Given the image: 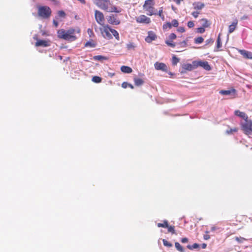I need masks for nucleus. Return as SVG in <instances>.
Here are the masks:
<instances>
[{"label": "nucleus", "instance_id": "16", "mask_svg": "<svg viewBox=\"0 0 252 252\" xmlns=\"http://www.w3.org/2000/svg\"><path fill=\"white\" fill-rule=\"evenodd\" d=\"M237 24H238V20L237 19H235L233 22L232 24L229 25V26L228 27V32L229 33L233 32L235 31V30L236 28Z\"/></svg>", "mask_w": 252, "mask_h": 252}, {"label": "nucleus", "instance_id": "42", "mask_svg": "<svg viewBox=\"0 0 252 252\" xmlns=\"http://www.w3.org/2000/svg\"><path fill=\"white\" fill-rule=\"evenodd\" d=\"M197 32L200 33H202L205 32V28L203 27L198 28L196 29Z\"/></svg>", "mask_w": 252, "mask_h": 252}, {"label": "nucleus", "instance_id": "58", "mask_svg": "<svg viewBox=\"0 0 252 252\" xmlns=\"http://www.w3.org/2000/svg\"><path fill=\"white\" fill-rule=\"evenodd\" d=\"M168 74H169V75H173V74L171 72H168Z\"/></svg>", "mask_w": 252, "mask_h": 252}, {"label": "nucleus", "instance_id": "46", "mask_svg": "<svg viewBox=\"0 0 252 252\" xmlns=\"http://www.w3.org/2000/svg\"><path fill=\"white\" fill-rule=\"evenodd\" d=\"M187 25L189 28H193L194 26L193 22L191 21H189L188 22Z\"/></svg>", "mask_w": 252, "mask_h": 252}, {"label": "nucleus", "instance_id": "3", "mask_svg": "<svg viewBox=\"0 0 252 252\" xmlns=\"http://www.w3.org/2000/svg\"><path fill=\"white\" fill-rule=\"evenodd\" d=\"M96 5L100 9L108 12H119L116 6H114L109 0H102L98 1Z\"/></svg>", "mask_w": 252, "mask_h": 252}, {"label": "nucleus", "instance_id": "12", "mask_svg": "<svg viewBox=\"0 0 252 252\" xmlns=\"http://www.w3.org/2000/svg\"><path fill=\"white\" fill-rule=\"evenodd\" d=\"M157 38L156 34L152 31L148 32V35L145 38V41L147 43H151L155 40Z\"/></svg>", "mask_w": 252, "mask_h": 252}, {"label": "nucleus", "instance_id": "19", "mask_svg": "<svg viewBox=\"0 0 252 252\" xmlns=\"http://www.w3.org/2000/svg\"><path fill=\"white\" fill-rule=\"evenodd\" d=\"M133 80L135 85L137 86L142 85L144 82V80L142 79L139 78L135 77L134 78Z\"/></svg>", "mask_w": 252, "mask_h": 252}, {"label": "nucleus", "instance_id": "2", "mask_svg": "<svg viewBox=\"0 0 252 252\" xmlns=\"http://www.w3.org/2000/svg\"><path fill=\"white\" fill-rule=\"evenodd\" d=\"M101 34L102 36L107 39H111L113 38V35L115 37L117 40H120L119 34L118 32L113 29H111L110 27L107 24H104L101 26L99 28Z\"/></svg>", "mask_w": 252, "mask_h": 252}, {"label": "nucleus", "instance_id": "21", "mask_svg": "<svg viewBox=\"0 0 252 252\" xmlns=\"http://www.w3.org/2000/svg\"><path fill=\"white\" fill-rule=\"evenodd\" d=\"M200 22L202 23V26L204 28H208L210 25V23L207 19L205 18H203L200 20Z\"/></svg>", "mask_w": 252, "mask_h": 252}, {"label": "nucleus", "instance_id": "37", "mask_svg": "<svg viewBox=\"0 0 252 252\" xmlns=\"http://www.w3.org/2000/svg\"><path fill=\"white\" fill-rule=\"evenodd\" d=\"M166 228H167L168 231L169 232H171L172 234H175V227L174 226H169L168 224V227Z\"/></svg>", "mask_w": 252, "mask_h": 252}, {"label": "nucleus", "instance_id": "54", "mask_svg": "<svg viewBox=\"0 0 252 252\" xmlns=\"http://www.w3.org/2000/svg\"><path fill=\"white\" fill-rule=\"evenodd\" d=\"M201 247L202 249H205L207 247V244L205 243H203L202 244Z\"/></svg>", "mask_w": 252, "mask_h": 252}, {"label": "nucleus", "instance_id": "51", "mask_svg": "<svg viewBox=\"0 0 252 252\" xmlns=\"http://www.w3.org/2000/svg\"><path fill=\"white\" fill-rule=\"evenodd\" d=\"M181 242L183 243H187L188 242V239L187 238H183L181 240Z\"/></svg>", "mask_w": 252, "mask_h": 252}, {"label": "nucleus", "instance_id": "31", "mask_svg": "<svg viewBox=\"0 0 252 252\" xmlns=\"http://www.w3.org/2000/svg\"><path fill=\"white\" fill-rule=\"evenodd\" d=\"M94 60L101 61L103 60H106L107 58L101 55L94 56L93 58Z\"/></svg>", "mask_w": 252, "mask_h": 252}, {"label": "nucleus", "instance_id": "29", "mask_svg": "<svg viewBox=\"0 0 252 252\" xmlns=\"http://www.w3.org/2000/svg\"><path fill=\"white\" fill-rule=\"evenodd\" d=\"M183 68L185 70H191L193 69V66L189 63L185 64L183 65Z\"/></svg>", "mask_w": 252, "mask_h": 252}, {"label": "nucleus", "instance_id": "15", "mask_svg": "<svg viewBox=\"0 0 252 252\" xmlns=\"http://www.w3.org/2000/svg\"><path fill=\"white\" fill-rule=\"evenodd\" d=\"M239 52L243 57L247 59H252V52L245 50H239Z\"/></svg>", "mask_w": 252, "mask_h": 252}, {"label": "nucleus", "instance_id": "11", "mask_svg": "<svg viewBox=\"0 0 252 252\" xmlns=\"http://www.w3.org/2000/svg\"><path fill=\"white\" fill-rule=\"evenodd\" d=\"M155 68L158 70H162L164 72H167L168 67L166 64L163 63L156 62L154 64Z\"/></svg>", "mask_w": 252, "mask_h": 252}, {"label": "nucleus", "instance_id": "20", "mask_svg": "<svg viewBox=\"0 0 252 252\" xmlns=\"http://www.w3.org/2000/svg\"><path fill=\"white\" fill-rule=\"evenodd\" d=\"M121 70L122 72H123L124 73H130L132 72V69H131V68H130L129 66H124V65L122 66L121 67Z\"/></svg>", "mask_w": 252, "mask_h": 252}, {"label": "nucleus", "instance_id": "50", "mask_svg": "<svg viewBox=\"0 0 252 252\" xmlns=\"http://www.w3.org/2000/svg\"><path fill=\"white\" fill-rule=\"evenodd\" d=\"M203 238L205 240H207L210 239V237L208 234H206L204 235Z\"/></svg>", "mask_w": 252, "mask_h": 252}, {"label": "nucleus", "instance_id": "38", "mask_svg": "<svg viewBox=\"0 0 252 252\" xmlns=\"http://www.w3.org/2000/svg\"><path fill=\"white\" fill-rule=\"evenodd\" d=\"M165 43L169 46L171 47H174L175 46V44L173 42V40H166Z\"/></svg>", "mask_w": 252, "mask_h": 252}, {"label": "nucleus", "instance_id": "8", "mask_svg": "<svg viewBox=\"0 0 252 252\" xmlns=\"http://www.w3.org/2000/svg\"><path fill=\"white\" fill-rule=\"evenodd\" d=\"M108 22L111 25H118L120 24V20L118 18L117 16L114 14H111L107 18Z\"/></svg>", "mask_w": 252, "mask_h": 252}, {"label": "nucleus", "instance_id": "14", "mask_svg": "<svg viewBox=\"0 0 252 252\" xmlns=\"http://www.w3.org/2000/svg\"><path fill=\"white\" fill-rule=\"evenodd\" d=\"M220 94L222 95H231L234 97L236 94V90L234 89H231L229 90H221Z\"/></svg>", "mask_w": 252, "mask_h": 252}, {"label": "nucleus", "instance_id": "36", "mask_svg": "<svg viewBox=\"0 0 252 252\" xmlns=\"http://www.w3.org/2000/svg\"><path fill=\"white\" fill-rule=\"evenodd\" d=\"M179 62V59L176 57L175 55H174L172 57V64L175 65L177 64V63Z\"/></svg>", "mask_w": 252, "mask_h": 252}, {"label": "nucleus", "instance_id": "24", "mask_svg": "<svg viewBox=\"0 0 252 252\" xmlns=\"http://www.w3.org/2000/svg\"><path fill=\"white\" fill-rule=\"evenodd\" d=\"M157 15H158L159 17L162 19V21L165 20V17L163 12V7H161L159 8L158 12H157Z\"/></svg>", "mask_w": 252, "mask_h": 252}, {"label": "nucleus", "instance_id": "7", "mask_svg": "<svg viewBox=\"0 0 252 252\" xmlns=\"http://www.w3.org/2000/svg\"><path fill=\"white\" fill-rule=\"evenodd\" d=\"M94 17L96 22L99 25H100V26L104 25L105 18L102 12L97 10H95Z\"/></svg>", "mask_w": 252, "mask_h": 252}, {"label": "nucleus", "instance_id": "25", "mask_svg": "<svg viewBox=\"0 0 252 252\" xmlns=\"http://www.w3.org/2000/svg\"><path fill=\"white\" fill-rule=\"evenodd\" d=\"M168 221L166 220H163V223H158L157 224V226L158 227L166 228L167 227H168Z\"/></svg>", "mask_w": 252, "mask_h": 252}, {"label": "nucleus", "instance_id": "30", "mask_svg": "<svg viewBox=\"0 0 252 252\" xmlns=\"http://www.w3.org/2000/svg\"><path fill=\"white\" fill-rule=\"evenodd\" d=\"M204 41V39L201 36L197 37L194 38V42L196 44H200L202 43Z\"/></svg>", "mask_w": 252, "mask_h": 252}, {"label": "nucleus", "instance_id": "6", "mask_svg": "<svg viewBox=\"0 0 252 252\" xmlns=\"http://www.w3.org/2000/svg\"><path fill=\"white\" fill-rule=\"evenodd\" d=\"M241 129L245 134L247 135H252V121L249 119L244 120L241 124Z\"/></svg>", "mask_w": 252, "mask_h": 252}, {"label": "nucleus", "instance_id": "9", "mask_svg": "<svg viewBox=\"0 0 252 252\" xmlns=\"http://www.w3.org/2000/svg\"><path fill=\"white\" fill-rule=\"evenodd\" d=\"M136 21L138 23L149 24L151 23V19L145 15H141L136 17Z\"/></svg>", "mask_w": 252, "mask_h": 252}, {"label": "nucleus", "instance_id": "52", "mask_svg": "<svg viewBox=\"0 0 252 252\" xmlns=\"http://www.w3.org/2000/svg\"><path fill=\"white\" fill-rule=\"evenodd\" d=\"M53 23L55 27H58V22L56 21L55 20H54L53 21Z\"/></svg>", "mask_w": 252, "mask_h": 252}, {"label": "nucleus", "instance_id": "55", "mask_svg": "<svg viewBox=\"0 0 252 252\" xmlns=\"http://www.w3.org/2000/svg\"><path fill=\"white\" fill-rule=\"evenodd\" d=\"M181 44H184V46H186L187 45V41L184 40L181 43Z\"/></svg>", "mask_w": 252, "mask_h": 252}, {"label": "nucleus", "instance_id": "40", "mask_svg": "<svg viewBox=\"0 0 252 252\" xmlns=\"http://www.w3.org/2000/svg\"><path fill=\"white\" fill-rule=\"evenodd\" d=\"M172 27H178L179 26V22L177 20L174 19L171 22Z\"/></svg>", "mask_w": 252, "mask_h": 252}, {"label": "nucleus", "instance_id": "10", "mask_svg": "<svg viewBox=\"0 0 252 252\" xmlns=\"http://www.w3.org/2000/svg\"><path fill=\"white\" fill-rule=\"evenodd\" d=\"M193 64L196 66L202 67L204 69L207 71H209L211 69L210 65L206 61H198L197 62H194Z\"/></svg>", "mask_w": 252, "mask_h": 252}, {"label": "nucleus", "instance_id": "32", "mask_svg": "<svg viewBox=\"0 0 252 252\" xmlns=\"http://www.w3.org/2000/svg\"><path fill=\"white\" fill-rule=\"evenodd\" d=\"M135 47L136 46L133 43H129L126 44V48L128 50H134Z\"/></svg>", "mask_w": 252, "mask_h": 252}, {"label": "nucleus", "instance_id": "39", "mask_svg": "<svg viewBox=\"0 0 252 252\" xmlns=\"http://www.w3.org/2000/svg\"><path fill=\"white\" fill-rule=\"evenodd\" d=\"M162 241L164 246L169 248L171 247L172 246V244L170 242L167 241L166 240L163 239Z\"/></svg>", "mask_w": 252, "mask_h": 252}, {"label": "nucleus", "instance_id": "33", "mask_svg": "<svg viewBox=\"0 0 252 252\" xmlns=\"http://www.w3.org/2000/svg\"><path fill=\"white\" fill-rule=\"evenodd\" d=\"M102 79L99 76H94L92 78V81L95 83H98L101 82Z\"/></svg>", "mask_w": 252, "mask_h": 252}, {"label": "nucleus", "instance_id": "4", "mask_svg": "<svg viewBox=\"0 0 252 252\" xmlns=\"http://www.w3.org/2000/svg\"><path fill=\"white\" fill-rule=\"evenodd\" d=\"M155 0H146L143 5V9L149 16L157 15V9L155 7Z\"/></svg>", "mask_w": 252, "mask_h": 252}, {"label": "nucleus", "instance_id": "18", "mask_svg": "<svg viewBox=\"0 0 252 252\" xmlns=\"http://www.w3.org/2000/svg\"><path fill=\"white\" fill-rule=\"evenodd\" d=\"M193 8L195 10H201L204 7L205 5L203 3L201 2H195L193 3Z\"/></svg>", "mask_w": 252, "mask_h": 252}, {"label": "nucleus", "instance_id": "49", "mask_svg": "<svg viewBox=\"0 0 252 252\" xmlns=\"http://www.w3.org/2000/svg\"><path fill=\"white\" fill-rule=\"evenodd\" d=\"M128 83L127 82H123L122 84V87L125 89L128 87Z\"/></svg>", "mask_w": 252, "mask_h": 252}, {"label": "nucleus", "instance_id": "5", "mask_svg": "<svg viewBox=\"0 0 252 252\" xmlns=\"http://www.w3.org/2000/svg\"><path fill=\"white\" fill-rule=\"evenodd\" d=\"M37 14L39 17L47 19L51 16L52 10L48 6H39L38 7Z\"/></svg>", "mask_w": 252, "mask_h": 252}, {"label": "nucleus", "instance_id": "28", "mask_svg": "<svg viewBox=\"0 0 252 252\" xmlns=\"http://www.w3.org/2000/svg\"><path fill=\"white\" fill-rule=\"evenodd\" d=\"M172 27L171 23L170 22H166L162 26L163 29L164 30H166L167 29H171Z\"/></svg>", "mask_w": 252, "mask_h": 252}, {"label": "nucleus", "instance_id": "45", "mask_svg": "<svg viewBox=\"0 0 252 252\" xmlns=\"http://www.w3.org/2000/svg\"><path fill=\"white\" fill-rule=\"evenodd\" d=\"M176 35L175 33H172L169 35V37L170 40H173L174 39L176 38Z\"/></svg>", "mask_w": 252, "mask_h": 252}, {"label": "nucleus", "instance_id": "43", "mask_svg": "<svg viewBox=\"0 0 252 252\" xmlns=\"http://www.w3.org/2000/svg\"><path fill=\"white\" fill-rule=\"evenodd\" d=\"M87 32L90 37H94V35L92 29H88L87 30Z\"/></svg>", "mask_w": 252, "mask_h": 252}, {"label": "nucleus", "instance_id": "53", "mask_svg": "<svg viewBox=\"0 0 252 252\" xmlns=\"http://www.w3.org/2000/svg\"><path fill=\"white\" fill-rule=\"evenodd\" d=\"M184 0H174L175 3L177 4H180L181 1H183Z\"/></svg>", "mask_w": 252, "mask_h": 252}, {"label": "nucleus", "instance_id": "22", "mask_svg": "<svg viewBox=\"0 0 252 252\" xmlns=\"http://www.w3.org/2000/svg\"><path fill=\"white\" fill-rule=\"evenodd\" d=\"M220 35H221V34L219 33V34L218 36V38H217V40L216 48L217 49V51H220L219 49L222 47V43H221V39H220Z\"/></svg>", "mask_w": 252, "mask_h": 252}, {"label": "nucleus", "instance_id": "27", "mask_svg": "<svg viewBox=\"0 0 252 252\" xmlns=\"http://www.w3.org/2000/svg\"><path fill=\"white\" fill-rule=\"evenodd\" d=\"M237 127H233L232 128H230L229 129H227L226 130V133L227 134H232L233 132H236L238 131Z\"/></svg>", "mask_w": 252, "mask_h": 252}, {"label": "nucleus", "instance_id": "1", "mask_svg": "<svg viewBox=\"0 0 252 252\" xmlns=\"http://www.w3.org/2000/svg\"><path fill=\"white\" fill-rule=\"evenodd\" d=\"M76 32L78 33H80V29L78 28L76 30L73 28H70L67 31L64 29H60L57 32V35L59 38L73 41H75L77 38L75 35Z\"/></svg>", "mask_w": 252, "mask_h": 252}, {"label": "nucleus", "instance_id": "44", "mask_svg": "<svg viewBox=\"0 0 252 252\" xmlns=\"http://www.w3.org/2000/svg\"><path fill=\"white\" fill-rule=\"evenodd\" d=\"M200 14V12L199 11H193L191 13V15H192V16H193V17H194L195 18H196L198 17V15Z\"/></svg>", "mask_w": 252, "mask_h": 252}, {"label": "nucleus", "instance_id": "48", "mask_svg": "<svg viewBox=\"0 0 252 252\" xmlns=\"http://www.w3.org/2000/svg\"><path fill=\"white\" fill-rule=\"evenodd\" d=\"M177 31L180 32H185V29L184 27H180L178 28Z\"/></svg>", "mask_w": 252, "mask_h": 252}, {"label": "nucleus", "instance_id": "26", "mask_svg": "<svg viewBox=\"0 0 252 252\" xmlns=\"http://www.w3.org/2000/svg\"><path fill=\"white\" fill-rule=\"evenodd\" d=\"M175 248L177 250L180 251V252H184V249L183 247L178 242H176L175 243Z\"/></svg>", "mask_w": 252, "mask_h": 252}, {"label": "nucleus", "instance_id": "13", "mask_svg": "<svg viewBox=\"0 0 252 252\" xmlns=\"http://www.w3.org/2000/svg\"><path fill=\"white\" fill-rule=\"evenodd\" d=\"M35 46L36 47H48L50 46V41L46 40H37L35 43Z\"/></svg>", "mask_w": 252, "mask_h": 252}, {"label": "nucleus", "instance_id": "47", "mask_svg": "<svg viewBox=\"0 0 252 252\" xmlns=\"http://www.w3.org/2000/svg\"><path fill=\"white\" fill-rule=\"evenodd\" d=\"M214 42V40L212 38H210L205 41V45H207L209 44H213Z\"/></svg>", "mask_w": 252, "mask_h": 252}, {"label": "nucleus", "instance_id": "34", "mask_svg": "<svg viewBox=\"0 0 252 252\" xmlns=\"http://www.w3.org/2000/svg\"><path fill=\"white\" fill-rule=\"evenodd\" d=\"M235 239L236 241H237L238 243H243L244 241H247V239L245 238H243V237H236L235 238Z\"/></svg>", "mask_w": 252, "mask_h": 252}, {"label": "nucleus", "instance_id": "23", "mask_svg": "<svg viewBox=\"0 0 252 252\" xmlns=\"http://www.w3.org/2000/svg\"><path fill=\"white\" fill-rule=\"evenodd\" d=\"M95 46H96V43L93 40H91L89 41H87L85 44V47H91V48H94V47H95Z\"/></svg>", "mask_w": 252, "mask_h": 252}, {"label": "nucleus", "instance_id": "35", "mask_svg": "<svg viewBox=\"0 0 252 252\" xmlns=\"http://www.w3.org/2000/svg\"><path fill=\"white\" fill-rule=\"evenodd\" d=\"M199 244H198L197 243H194L192 245H189L187 246V248L189 250H191L193 249H197V248H199Z\"/></svg>", "mask_w": 252, "mask_h": 252}, {"label": "nucleus", "instance_id": "41", "mask_svg": "<svg viewBox=\"0 0 252 252\" xmlns=\"http://www.w3.org/2000/svg\"><path fill=\"white\" fill-rule=\"evenodd\" d=\"M58 15L60 17H64L65 16V13L63 10L59 11L58 12Z\"/></svg>", "mask_w": 252, "mask_h": 252}, {"label": "nucleus", "instance_id": "57", "mask_svg": "<svg viewBox=\"0 0 252 252\" xmlns=\"http://www.w3.org/2000/svg\"><path fill=\"white\" fill-rule=\"evenodd\" d=\"M216 229V227H215V226H213V227H211V230H212V231H214V230H215Z\"/></svg>", "mask_w": 252, "mask_h": 252}, {"label": "nucleus", "instance_id": "56", "mask_svg": "<svg viewBox=\"0 0 252 252\" xmlns=\"http://www.w3.org/2000/svg\"><path fill=\"white\" fill-rule=\"evenodd\" d=\"M128 87H130L131 89H133L134 88V87L132 85H131V84H129L128 83Z\"/></svg>", "mask_w": 252, "mask_h": 252}, {"label": "nucleus", "instance_id": "17", "mask_svg": "<svg viewBox=\"0 0 252 252\" xmlns=\"http://www.w3.org/2000/svg\"><path fill=\"white\" fill-rule=\"evenodd\" d=\"M234 114L235 115L242 118L244 120L247 119L248 118V115L245 112H241L238 110H235Z\"/></svg>", "mask_w": 252, "mask_h": 252}]
</instances>
